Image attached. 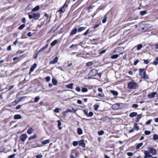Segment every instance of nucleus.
Returning a JSON list of instances; mask_svg holds the SVG:
<instances>
[{
  "mask_svg": "<svg viewBox=\"0 0 158 158\" xmlns=\"http://www.w3.org/2000/svg\"><path fill=\"white\" fill-rule=\"evenodd\" d=\"M138 84L134 81L132 80L128 83L127 87L130 89H135L138 87Z\"/></svg>",
  "mask_w": 158,
  "mask_h": 158,
  "instance_id": "obj_1",
  "label": "nucleus"
},
{
  "mask_svg": "<svg viewBox=\"0 0 158 158\" xmlns=\"http://www.w3.org/2000/svg\"><path fill=\"white\" fill-rule=\"evenodd\" d=\"M28 17L30 19H33L35 20H37L40 17V14L38 13H28Z\"/></svg>",
  "mask_w": 158,
  "mask_h": 158,
  "instance_id": "obj_2",
  "label": "nucleus"
},
{
  "mask_svg": "<svg viewBox=\"0 0 158 158\" xmlns=\"http://www.w3.org/2000/svg\"><path fill=\"white\" fill-rule=\"evenodd\" d=\"M67 6L68 5L65 3L64 5L57 11V12H60V13H64L65 11V9Z\"/></svg>",
  "mask_w": 158,
  "mask_h": 158,
  "instance_id": "obj_3",
  "label": "nucleus"
},
{
  "mask_svg": "<svg viewBox=\"0 0 158 158\" xmlns=\"http://www.w3.org/2000/svg\"><path fill=\"white\" fill-rule=\"evenodd\" d=\"M122 106V103H116L112 105V108L113 110H117L120 108Z\"/></svg>",
  "mask_w": 158,
  "mask_h": 158,
  "instance_id": "obj_4",
  "label": "nucleus"
},
{
  "mask_svg": "<svg viewBox=\"0 0 158 158\" xmlns=\"http://www.w3.org/2000/svg\"><path fill=\"white\" fill-rule=\"evenodd\" d=\"M139 75L144 78L146 79V73L144 71V69H139Z\"/></svg>",
  "mask_w": 158,
  "mask_h": 158,
  "instance_id": "obj_5",
  "label": "nucleus"
},
{
  "mask_svg": "<svg viewBox=\"0 0 158 158\" xmlns=\"http://www.w3.org/2000/svg\"><path fill=\"white\" fill-rule=\"evenodd\" d=\"M148 151L151 154L153 155L156 154V151L155 149L151 147H148Z\"/></svg>",
  "mask_w": 158,
  "mask_h": 158,
  "instance_id": "obj_6",
  "label": "nucleus"
},
{
  "mask_svg": "<svg viewBox=\"0 0 158 158\" xmlns=\"http://www.w3.org/2000/svg\"><path fill=\"white\" fill-rule=\"evenodd\" d=\"M150 153L148 151H144V154L145 156L144 158H150L152 157V155L150 154Z\"/></svg>",
  "mask_w": 158,
  "mask_h": 158,
  "instance_id": "obj_7",
  "label": "nucleus"
},
{
  "mask_svg": "<svg viewBox=\"0 0 158 158\" xmlns=\"http://www.w3.org/2000/svg\"><path fill=\"white\" fill-rule=\"evenodd\" d=\"M98 73V71L97 70L93 69L90 72V74L93 76H94L96 75Z\"/></svg>",
  "mask_w": 158,
  "mask_h": 158,
  "instance_id": "obj_8",
  "label": "nucleus"
},
{
  "mask_svg": "<svg viewBox=\"0 0 158 158\" xmlns=\"http://www.w3.org/2000/svg\"><path fill=\"white\" fill-rule=\"evenodd\" d=\"M27 136L26 134H22V135L20 137V140H21V141L23 142H24L25 140L27 138Z\"/></svg>",
  "mask_w": 158,
  "mask_h": 158,
  "instance_id": "obj_9",
  "label": "nucleus"
},
{
  "mask_svg": "<svg viewBox=\"0 0 158 158\" xmlns=\"http://www.w3.org/2000/svg\"><path fill=\"white\" fill-rule=\"evenodd\" d=\"M76 110L73 108H72V109H68L64 112V113H67L69 112L75 113Z\"/></svg>",
  "mask_w": 158,
  "mask_h": 158,
  "instance_id": "obj_10",
  "label": "nucleus"
},
{
  "mask_svg": "<svg viewBox=\"0 0 158 158\" xmlns=\"http://www.w3.org/2000/svg\"><path fill=\"white\" fill-rule=\"evenodd\" d=\"M79 142V144L80 146L85 148V144L84 142V141L83 140H81L79 141H78Z\"/></svg>",
  "mask_w": 158,
  "mask_h": 158,
  "instance_id": "obj_11",
  "label": "nucleus"
},
{
  "mask_svg": "<svg viewBox=\"0 0 158 158\" xmlns=\"http://www.w3.org/2000/svg\"><path fill=\"white\" fill-rule=\"evenodd\" d=\"M156 94V92L151 93L148 95V96L150 98H152L155 97V96Z\"/></svg>",
  "mask_w": 158,
  "mask_h": 158,
  "instance_id": "obj_12",
  "label": "nucleus"
},
{
  "mask_svg": "<svg viewBox=\"0 0 158 158\" xmlns=\"http://www.w3.org/2000/svg\"><path fill=\"white\" fill-rule=\"evenodd\" d=\"M58 60V58L57 57H56L54 58L53 60L50 61L49 64H55L57 63Z\"/></svg>",
  "mask_w": 158,
  "mask_h": 158,
  "instance_id": "obj_13",
  "label": "nucleus"
},
{
  "mask_svg": "<svg viewBox=\"0 0 158 158\" xmlns=\"http://www.w3.org/2000/svg\"><path fill=\"white\" fill-rule=\"evenodd\" d=\"M37 66V64H35L32 65L30 68V71L29 73H31L34 71V69Z\"/></svg>",
  "mask_w": 158,
  "mask_h": 158,
  "instance_id": "obj_14",
  "label": "nucleus"
},
{
  "mask_svg": "<svg viewBox=\"0 0 158 158\" xmlns=\"http://www.w3.org/2000/svg\"><path fill=\"white\" fill-rule=\"evenodd\" d=\"M77 31V28L73 29L70 33V35H73L75 34Z\"/></svg>",
  "mask_w": 158,
  "mask_h": 158,
  "instance_id": "obj_15",
  "label": "nucleus"
},
{
  "mask_svg": "<svg viewBox=\"0 0 158 158\" xmlns=\"http://www.w3.org/2000/svg\"><path fill=\"white\" fill-rule=\"evenodd\" d=\"M34 131V130L32 129V128H30L27 131V133L28 134H32Z\"/></svg>",
  "mask_w": 158,
  "mask_h": 158,
  "instance_id": "obj_16",
  "label": "nucleus"
},
{
  "mask_svg": "<svg viewBox=\"0 0 158 158\" xmlns=\"http://www.w3.org/2000/svg\"><path fill=\"white\" fill-rule=\"evenodd\" d=\"M48 44H47L45 46H44V47H43L42 48H41L39 51H38V52H39L40 53L41 52V51H43V50L45 49L46 48H48Z\"/></svg>",
  "mask_w": 158,
  "mask_h": 158,
  "instance_id": "obj_17",
  "label": "nucleus"
},
{
  "mask_svg": "<svg viewBox=\"0 0 158 158\" xmlns=\"http://www.w3.org/2000/svg\"><path fill=\"white\" fill-rule=\"evenodd\" d=\"M137 113L136 112H133L130 113L129 114V116L131 117H133L137 116Z\"/></svg>",
  "mask_w": 158,
  "mask_h": 158,
  "instance_id": "obj_18",
  "label": "nucleus"
},
{
  "mask_svg": "<svg viewBox=\"0 0 158 158\" xmlns=\"http://www.w3.org/2000/svg\"><path fill=\"white\" fill-rule=\"evenodd\" d=\"M40 9V7L39 6H36L35 7L33 8L31 10L32 12H35L37 11Z\"/></svg>",
  "mask_w": 158,
  "mask_h": 158,
  "instance_id": "obj_19",
  "label": "nucleus"
},
{
  "mask_svg": "<svg viewBox=\"0 0 158 158\" xmlns=\"http://www.w3.org/2000/svg\"><path fill=\"white\" fill-rule=\"evenodd\" d=\"M86 29V27H79L77 30L78 32H81V31Z\"/></svg>",
  "mask_w": 158,
  "mask_h": 158,
  "instance_id": "obj_20",
  "label": "nucleus"
},
{
  "mask_svg": "<svg viewBox=\"0 0 158 158\" xmlns=\"http://www.w3.org/2000/svg\"><path fill=\"white\" fill-rule=\"evenodd\" d=\"M58 40H55L50 45L52 46H54L58 43Z\"/></svg>",
  "mask_w": 158,
  "mask_h": 158,
  "instance_id": "obj_21",
  "label": "nucleus"
},
{
  "mask_svg": "<svg viewBox=\"0 0 158 158\" xmlns=\"http://www.w3.org/2000/svg\"><path fill=\"white\" fill-rule=\"evenodd\" d=\"M21 116L19 114H16L14 116V118L15 119H18L21 118Z\"/></svg>",
  "mask_w": 158,
  "mask_h": 158,
  "instance_id": "obj_22",
  "label": "nucleus"
},
{
  "mask_svg": "<svg viewBox=\"0 0 158 158\" xmlns=\"http://www.w3.org/2000/svg\"><path fill=\"white\" fill-rule=\"evenodd\" d=\"M50 142V140L49 139H47L43 141L41 143L44 145H45L49 143Z\"/></svg>",
  "mask_w": 158,
  "mask_h": 158,
  "instance_id": "obj_23",
  "label": "nucleus"
},
{
  "mask_svg": "<svg viewBox=\"0 0 158 158\" xmlns=\"http://www.w3.org/2000/svg\"><path fill=\"white\" fill-rule=\"evenodd\" d=\"M73 83H71L69 84L66 85V86L68 88L73 89Z\"/></svg>",
  "mask_w": 158,
  "mask_h": 158,
  "instance_id": "obj_24",
  "label": "nucleus"
},
{
  "mask_svg": "<svg viewBox=\"0 0 158 158\" xmlns=\"http://www.w3.org/2000/svg\"><path fill=\"white\" fill-rule=\"evenodd\" d=\"M52 83L54 85H56L57 84V81L56 79L53 78L52 80Z\"/></svg>",
  "mask_w": 158,
  "mask_h": 158,
  "instance_id": "obj_25",
  "label": "nucleus"
},
{
  "mask_svg": "<svg viewBox=\"0 0 158 158\" xmlns=\"http://www.w3.org/2000/svg\"><path fill=\"white\" fill-rule=\"evenodd\" d=\"M77 132L78 135H81L82 134V130L80 128H78L77 129Z\"/></svg>",
  "mask_w": 158,
  "mask_h": 158,
  "instance_id": "obj_26",
  "label": "nucleus"
},
{
  "mask_svg": "<svg viewBox=\"0 0 158 158\" xmlns=\"http://www.w3.org/2000/svg\"><path fill=\"white\" fill-rule=\"evenodd\" d=\"M142 117V114H138L137 115V120H136V122H139L140 119Z\"/></svg>",
  "mask_w": 158,
  "mask_h": 158,
  "instance_id": "obj_27",
  "label": "nucleus"
},
{
  "mask_svg": "<svg viewBox=\"0 0 158 158\" xmlns=\"http://www.w3.org/2000/svg\"><path fill=\"white\" fill-rule=\"evenodd\" d=\"M134 129L136 131H138L139 129V127L137 124L135 123L134 126Z\"/></svg>",
  "mask_w": 158,
  "mask_h": 158,
  "instance_id": "obj_28",
  "label": "nucleus"
},
{
  "mask_svg": "<svg viewBox=\"0 0 158 158\" xmlns=\"http://www.w3.org/2000/svg\"><path fill=\"white\" fill-rule=\"evenodd\" d=\"M110 92L114 95L117 96L118 95V92L115 91L111 90Z\"/></svg>",
  "mask_w": 158,
  "mask_h": 158,
  "instance_id": "obj_29",
  "label": "nucleus"
},
{
  "mask_svg": "<svg viewBox=\"0 0 158 158\" xmlns=\"http://www.w3.org/2000/svg\"><path fill=\"white\" fill-rule=\"evenodd\" d=\"M58 122V126L59 127V128L60 130H61V127H60V126L61 125V123L60 120H58L57 121Z\"/></svg>",
  "mask_w": 158,
  "mask_h": 158,
  "instance_id": "obj_30",
  "label": "nucleus"
},
{
  "mask_svg": "<svg viewBox=\"0 0 158 158\" xmlns=\"http://www.w3.org/2000/svg\"><path fill=\"white\" fill-rule=\"evenodd\" d=\"M36 135H34L33 136H31L28 139L29 140H31L34 139L36 138Z\"/></svg>",
  "mask_w": 158,
  "mask_h": 158,
  "instance_id": "obj_31",
  "label": "nucleus"
},
{
  "mask_svg": "<svg viewBox=\"0 0 158 158\" xmlns=\"http://www.w3.org/2000/svg\"><path fill=\"white\" fill-rule=\"evenodd\" d=\"M99 107V105L97 104H96L94 106V110H97Z\"/></svg>",
  "mask_w": 158,
  "mask_h": 158,
  "instance_id": "obj_32",
  "label": "nucleus"
},
{
  "mask_svg": "<svg viewBox=\"0 0 158 158\" xmlns=\"http://www.w3.org/2000/svg\"><path fill=\"white\" fill-rule=\"evenodd\" d=\"M143 46L141 44H139L137 46V49L138 50H140L142 48Z\"/></svg>",
  "mask_w": 158,
  "mask_h": 158,
  "instance_id": "obj_33",
  "label": "nucleus"
},
{
  "mask_svg": "<svg viewBox=\"0 0 158 158\" xmlns=\"http://www.w3.org/2000/svg\"><path fill=\"white\" fill-rule=\"evenodd\" d=\"M118 56L119 55L118 54L114 55L111 56V58L112 59H116L118 57Z\"/></svg>",
  "mask_w": 158,
  "mask_h": 158,
  "instance_id": "obj_34",
  "label": "nucleus"
},
{
  "mask_svg": "<svg viewBox=\"0 0 158 158\" xmlns=\"http://www.w3.org/2000/svg\"><path fill=\"white\" fill-rule=\"evenodd\" d=\"M143 145V143H139L136 146V148L137 149H138L141 146H142Z\"/></svg>",
  "mask_w": 158,
  "mask_h": 158,
  "instance_id": "obj_35",
  "label": "nucleus"
},
{
  "mask_svg": "<svg viewBox=\"0 0 158 158\" xmlns=\"http://www.w3.org/2000/svg\"><path fill=\"white\" fill-rule=\"evenodd\" d=\"M153 139L155 140L158 139V135L154 134L153 135Z\"/></svg>",
  "mask_w": 158,
  "mask_h": 158,
  "instance_id": "obj_36",
  "label": "nucleus"
},
{
  "mask_svg": "<svg viewBox=\"0 0 158 158\" xmlns=\"http://www.w3.org/2000/svg\"><path fill=\"white\" fill-rule=\"evenodd\" d=\"M146 10L141 11L140 12V14L141 15H144L146 13Z\"/></svg>",
  "mask_w": 158,
  "mask_h": 158,
  "instance_id": "obj_37",
  "label": "nucleus"
},
{
  "mask_svg": "<svg viewBox=\"0 0 158 158\" xmlns=\"http://www.w3.org/2000/svg\"><path fill=\"white\" fill-rule=\"evenodd\" d=\"M88 90V89L86 88H83L81 89V91L83 92H87Z\"/></svg>",
  "mask_w": 158,
  "mask_h": 158,
  "instance_id": "obj_38",
  "label": "nucleus"
},
{
  "mask_svg": "<svg viewBox=\"0 0 158 158\" xmlns=\"http://www.w3.org/2000/svg\"><path fill=\"white\" fill-rule=\"evenodd\" d=\"M25 27V25L24 24H22L19 27L18 29L20 30H22Z\"/></svg>",
  "mask_w": 158,
  "mask_h": 158,
  "instance_id": "obj_39",
  "label": "nucleus"
},
{
  "mask_svg": "<svg viewBox=\"0 0 158 158\" xmlns=\"http://www.w3.org/2000/svg\"><path fill=\"white\" fill-rule=\"evenodd\" d=\"M40 99V98L39 97H36L34 99V102H37L39 101Z\"/></svg>",
  "mask_w": 158,
  "mask_h": 158,
  "instance_id": "obj_40",
  "label": "nucleus"
},
{
  "mask_svg": "<svg viewBox=\"0 0 158 158\" xmlns=\"http://www.w3.org/2000/svg\"><path fill=\"white\" fill-rule=\"evenodd\" d=\"M104 133V131H98V134L99 135H102Z\"/></svg>",
  "mask_w": 158,
  "mask_h": 158,
  "instance_id": "obj_41",
  "label": "nucleus"
},
{
  "mask_svg": "<svg viewBox=\"0 0 158 158\" xmlns=\"http://www.w3.org/2000/svg\"><path fill=\"white\" fill-rule=\"evenodd\" d=\"M79 142L78 141H74L73 142V145L74 146H76L78 144Z\"/></svg>",
  "mask_w": 158,
  "mask_h": 158,
  "instance_id": "obj_42",
  "label": "nucleus"
},
{
  "mask_svg": "<svg viewBox=\"0 0 158 158\" xmlns=\"http://www.w3.org/2000/svg\"><path fill=\"white\" fill-rule=\"evenodd\" d=\"M93 64V63L92 62H90L87 63L86 65L87 67H89Z\"/></svg>",
  "mask_w": 158,
  "mask_h": 158,
  "instance_id": "obj_43",
  "label": "nucleus"
},
{
  "mask_svg": "<svg viewBox=\"0 0 158 158\" xmlns=\"http://www.w3.org/2000/svg\"><path fill=\"white\" fill-rule=\"evenodd\" d=\"M89 32V29H88L86 31L83 33V35H86L88 34Z\"/></svg>",
  "mask_w": 158,
  "mask_h": 158,
  "instance_id": "obj_44",
  "label": "nucleus"
},
{
  "mask_svg": "<svg viewBox=\"0 0 158 158\" xmlns=\"http://www.w3.org/2000/svg\"><path fill=\"white\" fill-rule=\"evenodd\" d=\"M144 133L146 135H149L151 134V132L150 131H145L144 132Z\"/></svg>",
  "mask_w": 158,
  "mask_h": 158,
  "instance_id": "obj_45",
  "label": "nucleus"
},
{
  "mask_svg": "<svg viewBox=\"0 0 158 158\" xmlns=\"http://www.w3.org/2000/svg\"><path fill=\"white\" fill-rule=\"evenodd\" d=\"M93 115V113L92 112H89L88 113L87 117H91Z\"/></svg>",
  "mask_w": 158,
  "mask_h": 158,
  "instance_id": "obj_46",
  "label": "nucleus"
},
{
  "mask_svg": "<svg viewBox=\"0 0 158 158\" xmlns=\"http://www.w3.org/2000/svg\"><path fill=\"white\" fill-rule=\"evenodd\" d=\"M45 79L48 82L50 80V77H45Z\"/></svg>",
  "mask_w": 158,
  "mask_h": 158,
  "instance_id": "obj_47",
  "label": "nucleus"
},
{
  "mask_svg": "<svg viewBox=\"0 0 158 158\" xmlns=\"http://www.w3.org/2000/svg\"><path fill=\"white\" fill-rule=\"evenodd\" d=\"M152 120L151 119H150L148 120L147 122L145 124L146 125H148L149 124L152 122Z\"/></svg>",
  "mask_w": 158,
  "mask_h": 158,
  "instance_id": "obj_48",
  "label": "nucleus"
},
{
  "mask_svg": "<svg viewBox=\"0 0 158 158\" xmlns=\"http://www.w3.org/2000/svg\"><path fill=\"white\" fill-rule=\"evenodd\" d=\"M75 89L78 92H80L81 90V88L78 86L77 87L75 88Z\"/></svg>",
  "mask_w": 158,
  "mask_h": 158,
  "instance_id": "obj_49",
  "label": "nucleus"
},
{
  "mask_svg": "<svg viewBox=\"0 0 158 158\" xmlns=\"http://www.w3.org/2000/svg\"><path fill=\"white\" fill-rule=\"evenodd\" d=\"M138 106V105L136 104H134L132 105V107L134 108H137Z\"/></svg>",
  "mask_w": 158,
  "mask_h": 158,
  "instance_id": "obj_50",
  "label": "nucleus"
},
{
  "mask_svg": "<svg viewBox=\"0 0 158 158\" xmlns=\"http://www.w3.org/2000/svg\"><path fill=\"white\" fill-rule=\"evenodd\" d=\"M60 109H59L58 108H57L54 110V111L55 113H59V110H60Z\"/></svg>",
  "mask_w": 158,
  "mask_h": 158,
  "instance_id": "obj_51",
  "label": "nucleus"
},
{
  "mask_svg": "<svg viewBox=\"0 0 158 158\" xmlns=\"http://www.w3.org/2000/svg\"><path fill=\"white\" fill-rule=\"evenodd\" d=\"M139 62V60H136L134 62V65H136Z\"/></svg>",
  "mask_w": 158,
  "mask_h": 158,
  "instance_id": "obj_52",
  "label": "nucleus"
},
{
  "mask_svg": "<svg viewBox=\"0 0 158 158\" xmlns=\"http://www.w3.org/2000/svg\"><path fill=\"white\" fill-rule=\"evenodd\" d=\"M42 157V155H41L39 154L37 155L36 156V158H41Z\"/></svg>",
  "mask_w": 158,
  "mask_h": 158,
  "instance_id": "obj_53",
  "label": "nucleus"
},
{
  "mask_svg": "<svg viewBox=\"0 0 158 158\" xmlns=\"http://www.w3.org/2000/svg\"><path fill=\"white\" fill-rule=\"evenodd\" d=\"M158 62L156 60H155L153 61L152 64L154 65H156L158 64Z\"/></svg>",
  "mask_w": 158,
  "mask_h": 158,
  "instance_id": "obj_54",
  "label": "nucleus"
},
{
  "mask_svg": "<svg viewBox=\"0 0 158 158\" xmlns=\"http://www.w3.org/2000/svg\"><path fill=\"white\" fill-rule=\"evenodd\" d=\"M83 112H84V113L87 116H88V113L87 111L86 110H83Z\"/></svg>",
  "mask_w": 158,
  "mask_h": 158,
  "instance_id": "obj_55",
  "label": "nucleus"
},
{
  "mask_svg": "<svg viewBox=\"0 0 158 158\" xmlns=\"http://www.w3.org/2000/svg\"><path fill=\"white\" fill-rule=\"evenodd\" d=\"M106 52V51L105 50H103L102 51H101L99 52V53L100 54H102Z\"/></svg>",
  "mask_w": 158,
  "mask_h": 158,
  "instance_id": "obj_56",
  "label": "nucleus"
},
{
  "mask_svg": "<svg viewBox=\"0 0 158 158\" xmlns=\"http://www.w3.org/2000/svg\"><path fill=\"white\" fill-rule=\"evenodd\" d=\"M144 63L145 64H148L149 63V61L148 60H144Z\"/></svg>",
  "mask_w": 158,
  "mask_h": 158,
  "instance_id": "obj_57",
  "label": "nucleus"
},
{
  "mask_svg": "<svg viewBox=\"0 0 158 158\" xmlns=\"http://www.w3.org/2000/svg\"><path fill=\"white\" fill-rule=\"evenodd\" d=\"M27 35L29 37H31L32 35V34L31 32H29L27 34Z\"/></svg>",
  "mask_w": 158,
  "mask_h": 158,
  "instance_id": "obj_58",
  "label": "nucleus"
},
{
  "mask_svg": "<svg viewBox=\"0 0 158 158\" xmlns=\"http://www.w3.org/2000/svg\"><path fill=\"white\" fill-rule=\"evenodd\" d=\"M77 103L79 104H81L82 103V102L80 100H78L77 101Z\"/></svg>",
  "mask_w": 158,
  "mask_h": 158,
  "instance_id": "obj_59",
  "label": "nucleus"
},
{
  "mask_svg": "<svg viewBox=\"0 0 158 158\" xmlns=\"http://www.w3.org/2000/svg\"><path fill=\"white\" fill-rule=\"evenodd\" d=\"M127 155L129 156H131L133 155V154L132 153L129 152L127 153Z\"/></svg>",
  "mask_w": 158,
  "mask_h": 158,
  "instance_id": "obj_60",
  "label": "nucleus"
},
{
  "mask_svg": "<svg viewBox=\"0 0 158 158\" xmlns=\"http://www.w3.org/2000/svg\"><path fill=\"white\" fill-rule=\"evenodd\" d=\"M106 21V18H105L103 19L102 20V22L103 23H105Z\"/></svg>",
  "mask_w": 158,
  "mask_h": 158,
  "instance_id": "obj_61",
  "label": "nucleus"
},
{
  "mask_svg": "<svg viewBox=\"0 0 158 158\" xmlns=\"http://www.w3.org/2000/svg\"><path fill=\"white\" fill-rule=\"evenodd\" d=\"M22 21L23 23H25L26 22V19L25 18H23L22 19Z\"/></svg>",
  "mask_w": 158,
  "mask_h": 158,
  "instance_id": "obj_62",
  "label": "nucleus"
},
{
  "mask_svg": "<svg viewBox=\"0 0 158 158\" xmlns=\"http://www.w3.org/2000/svg\"><path fill=\"white\" fill-rule=\"evenodd\" d=\"M21 106L20 105H19L18 106H17L16 107V109L17 110L19 109L21 107Z\"/></svg>",
  "mask_w": 158,
  "mask_h": 158,
  "instance_id": "obj_63",
  "label": "nucleus"
},
{
  "mask_svg": "<svg viewBox=\"0 0 158 158\" xmlns=\"http://www.w3.org/2000/svg\"><path fill=\"white\" fill-rule=\"evenodd\" d=\"M7 49L8 51H10L11 50V47L10 45L8 46Z\"/></svg>",
  "mask_w": 158,
  "mask_h": 158,
  "instance_id": "obj_64",
  "label": "nucleus"
}]
</instances>
